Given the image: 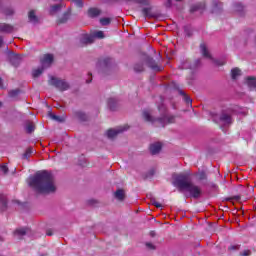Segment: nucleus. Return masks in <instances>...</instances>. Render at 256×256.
Wrapping results in <instances>:
<instances>
[{
	"label": "nucleus",
	"instance_id": "f257e3e1",
	"mask_svg": "<svg viewBox=\"0 0 256 256\" xmlns=\"http://www.w3.org/2000/svg\"><path fill=\"white\" fill-rule=\"evenodd\" d=\"M28 184L35 189L37 193H42L44 195L55 193V191H57V184H55L53 174L46 171L38 172L30 177Z\"/></svg>",
	"mask_w": 256,
	"mask_h": 256
},
{
	"label": "nucleus",
	"instance_id": "f03ea898",
	"mask_svg": "<svg viewBox=\"0 0 256 256\" xmlns=\"http://www.w3.org/2000/svg\"><path fill=\"white\" fill-rule=\"evenodd\" d=\"M172 179V184L174 185V187H177L179 191H186L187 193H189L190 197H193L194 199H199V197H201V187L193 184L189 180V177H187V175L173 174Z\"/></svg>",
	"mask_w": 256,
	"mask_h": 256
},
{
	"label": "nucleus",
	"instance_id": "7ed1b4c3",
	"mask_svg": "<svg viewBox=\"0 0 256 256\" xmlns=\"http://www.w3.org/2000/svg\"><path fill=\"white\" fill-rule=\"evenodd\" d=\"M143 117L145 121H148V123H155V121H158L161 123V125H167V123H173V121H175V117L169 116L167 114H164L162 118L155 119L149 110L143 111Z\"/></svg>",
	"mask_w": 256,
	"mask_h": 256
},
{
	"label": "nucleus",
	"instance_id": "20e7f679",
	"mask_svg": "<svg viewBox=\"0 0 256 256\" xmlns=\"http://www.w3.org/2000/svg\"><path fill=\"white\" fill-rule=\"evenodd\" d=\"M48 83L49 85L56 87V89H59V91H67V89H69V83L55 76H50Z\"/></svg>",
	"mask_w": 256,
	"mask_h": 256
},
{
	"label": "nucleus",
	"instance_id": "39448f33",
	"mask_svg": "<svg viewBox=\"0 0 256 256\" xmlns=\"http://www.w3.org/2000/svg\"><path fill=\"white\" fill-rule=\"evenodd\" d=\"M123 131H127V126H120L118 128L109 129L106 132V135H107L108 139H115V137H117V135H119V133H123Z\"/></svg>",
	"mask_w": 256,
	"mask_h": 256
},
{
	"label": "nucleus",
	"instance_id": "423d86ee",
	"mask_svg": "<svg viewBox=\"0 0 256 256\" xmlns=\"http://www.w3.org/2000/svg\"><path fill=\"white\" fill-rule=\"evenodd\" d=\"M233 123V119L231 118V115L227 112H222L219 117V124L220 125H231Z\"/></svg>",
	"mask_w": 256,
	"mask_h": 256
},
{
	"label": "nucleus",
	"instance_id": "0eeeda50",
	"mask_svg": "<svg viewBox=\"0 0 256 256\" xmlns=\"http://www.w3.org/2000/svg\"><path fill=\"white\" fill-rule=\"evenodd\" d=\"M51 63H53V55L45 54L41 60V65L43 69H47V67H51Z\"/></svg>",
	"mask_w": 256,
	"mask_h": 256
},
{
	"label": "nucleus",
	"instance_id": "6e6552de",
	"mask_svg": "<svg viewBox=\"0 0 256 256\" xmlns=\"http://www.w3.org/2000/svg\"><path fill=\"white\" fill-rule=\"evenodd\" d=\"M161 149H163V144H161V142H154L150 145V153L152 155L161 153Z\"/></svg>",
	"mask_w": 256,
	"mask_h": 256
},
{
	"label": "nucleus",
	"instance_id": "1a4fd4ad",
	"mask_svg": "<svg viewBox=\"0 0 256 256\" xmlns=\"http://www.w3.org/2000/svg\"><path fill=\"white\" fill-rule=\"evenodd\" d=\"M94 42L93 34H83L80 37V43L81 45H91V43Z\"/></svg>",
	"mask_w": 256,
	"mask_h": 256
},
{
	"label": "nucleus",
	"instance_id": "9d476101",
	"mask_svg": "<svg viewBox=\"0 0 256 256\" xmlns=\"http://www.w3.org/2000/svg\"><path fill=\"white\" fill-rule=\"evenodd\" d=\"M246 85L249 87V89L253 90L256 89V78L253 76H249L245 80Z\"/></svg>",
	"mask_w": 256,
	"mask_h": 256
},
{
	"label": "nucleus",
	"instance_id": "9b49d317",
	"mask_svg": "<svg viewBox=\"0 0 256 256\" xmlns=\"http://www.w3.org/2000/svg\"><path fill=\"white\" fill-rule=\"evenodd\" d=\"M200 51H201L203 57H205L206 59H213L211 57V53H209V49H207V45L201 44L200 45Z\"/></svg>",
	"mask_w": 256,
	"mask_h": 256
},
{
	"label": "nucleus",
	"instance_id": "f8f14e48",
	"mask_svg": "<svg viewBox=\"0 0 256 256\" xmlns=\"http://www.w3.org/2000/svg\"><path fill=\"white\" fill-rule=\"evenodd\" d=\"M12 32H13V26L5 23L0 24V33H12Z\"/></svg>",
	"mask_w": 256,
	"mask_h": 256
},
{
	"label": "nucleus",
	"instance_id": "ddd939ff",
	"mask_svg": "<svg viewBox=\"0 0 256 256\" xmlns=\"http://www.w3.org/2000/svg\"><path fill=\"white\" fill-rule=\"evenodd\" d=\"M212 13H219L223 9V4L221 2L214 1L212 3Z\"/></svg>",
	"mask_w": 256,
	"mask_h": 256
},
{
	"label": "nucleus",
	"instance_id": "4468645a",
	"mask_svg": "<svg viewBox=\"0 0 256 256\" xmlns=\"http://www.w3.org/2000/svg\"><path fill=\"white\" fill-rule=\"evenodd\" d=\"M48 116L50 117V119H52V121H57L58 123H63V121H65V117L55 115L51 112L48 113Z\"/></svg>",
	"mask_w": 256,
	"mask_h": 256
},
{
	"label": "nucleus",
	"instance_id": "2eb2a0df",
	"mask_svg": "<svg viewBox=\"0 0 256 256\" xmlns=\"http://www.w3.org/2000/svg\"><path fill=\"white\" fill-rule=\"evenodd\" d=\"M114 197L118 200V201H123L125 199V191L122 189H118L115 193H114Z\"/></svg>",
	"mask_w": 256,
	"mask_h": 256
},
{
	"label": "nucleus",
	"instance_id": "dca6fc26",
	"mask_svg": "<svg viewBox=\"0 0 256 256\" xmlns=\"http://www.w3.org/2000/svg\"><path fill=\"white\" fill-rule=\"evenodd\" d=\"M28 18L30 23H37L39 21V18H37V15L35 14V10H31L28 13Z\"/></svg>",
	"mask_w": 256,
	"mask_h": 256
},
{
	"label": "nucleus",
	"instance_id": "f3484780",
	"mask_svg": "<svg viewBox=\"0 0 256 256\" xmlns=\"http://www.w3.org/2000/svg\"><path fill=\"white\" fill-rule=\"evenodd\" d=\"M147 63L149 65V67H151V69H154V71H161V68L159 66H157V63H155V61H153V58H148Z\"/></svg>",
	"mask_w": 256,
	"mask_h": 256
},
{
	"label": "nucleus",
	"instance_id": "a211bd4d",
	"mask_svg": "<svg viewBox=\"0 0 256 256\" xmlns=\"http://www.w3.org/2000/svg\"><path fill=\"white\" fill-rule=\"evenodd\" d=\"M28 233H29V229L20 228L14 232V235H16V237H23V235H27Z\"/></svg>",
	"mask_w": 256,
	"mask_h": 256
},
{
	"label": "nucleus",
	"instance_id": "6ab92c4d",
	"mask_svg": "<svg viewBox=\"0 0 256 256\" xmlns=\"http://www.w3.org/2000/svg\"><path fill=\"white\" fill-rule=\"evenodd\" d=\"M89 17H99L101 15V11L97 8H91L88 10Z\"/></svg>",
	"mask_w": 256,
	"mask_h": 256
},
{
	"label": "nucleus",
	"instance_id": "aec40b11",
	"mask_svg": "<svg viewBox=\"0 0 256 256\" xmlns=\"http://www.w3.org/2000/svg\"><path fill=\"white\" fill-rule=\"evenodd\" d=\"M93 39H105V33L103 31H94L92 32Z\"/></svg>",
	"mask_w": 256,
	"mask_h": 256
},
{
	"label": "nucleus",
	"instance_id": "412c9836",
	"mask_svg": "<svg viewBox=\"0 0 256 256\" xmlns=\"http://www.w3.org/2000/svg\"><path fill=\"white\" fill-rule=\"evenodd\" d=\"M20 61H21V56H19L18 54L12 55V58H11V63H12V65L17 66V64H18Z\"/></svg>",
	"mask_w": 256,
	"mask_h": 256
},
{
	"label": "nucleus",
	"instance_id": "4be33fe9",
	"mask_svg": "<svg viewBox=\"0 0 256 256\" xmlns=\"http://www.w3.org/2000/svg\"><path fill=\"white\" fill-rule=\"evenodd\" d=\"M232 79H237L241 75V70L239 68H234L231 71Z\"/></svg>",
	"mask_w": 256,
	"mask_h": 256
},
{
	"label": "nucleus",
	"instance_id": "5701e85b",
	"mask_svg": "<svg viewBox=\"0 0 256 256\" xmlns=\"http://www.w3.org/2000/svg\"><path fill=\"white\" fill-rule=\"evenodd\" d=\"M26 131L27 133H33V131H35V124H33V122H29L26 125Z\"/></svg>",
	"mask_w": 256,
	"mask_h": 256
},
{
	"label": "nucleus",
	"instance_id": "b1692460",
	"mask_svg": "<svg viewBox=\"0 0 256 256\" xmlns=\"http://www.w3.org/2000/svg\"><path fill=\"white\" fill-rule=\"evenodd\" d=\"M44 70H45V68H43V67L33 70V72H32L33 77H39L41 75V73H43Z\"/></svg>",
	"mask_w": 256,
	"mask_h": 256
},
{
	"label": "nucleus",
	"instance_id": "393cba45",
	"mask_svg": "<svg viewBox=\"0 0 256 256\" xmlns=\"http://www.w3.org/2000/svg\"><path fill=\"white\" fill-rule=\"evenodd\" d=\"M234 11L241 13V11H243V5L241 3L234 4Z\"/></svg>",
	"mask_w": 256,
	"mask_h": 256
},
{
	"label": "nucleus",
	"instance_id": "a878e982",
	"mask_svg": "<svg viewBox=\"0 0 256 256\" xmlns=\"http://www.w3.org/2000/svg\"><path fill=\"white\" fill-rule=\"evenodd\" d=\"M69 20V13H64L63 16L59 19V23H67Z\"/></svg>",
	"mask_w": 256,
	"mask_h": 256
},
{
	"label": "nucleus",
	"instance_id": "bb28decb",
	"mask_svg": "<svg viewBox=\"0 0 256 256\" xmlns=\"http://www.w3.org/2000/svg\"><path fill=\"white\" fill-rule=\"evenodd\" d=\"M59 10H61V5L60 4H56V5L51 7L50 13H57V11H59Z\"/></svg>",
	"mask_w": 256,
	"mask_h": 256
},
{
	"label": "nucleus",
	"instance_id": "cd10ccee",
	"mask_svg": "<svg viewBox=\"0 0 256 256\" xmlns=\"http://www.w3.org/2000/svg\"><path fill=\"white\" fill-rule=\"evenodd\" d=\"M31 155H33V149L28 148L24 154V158L25 159H29L31 157Z\"/></svg>",
	"mask_w": 256,
	"mask_h": 256
},
{
	"label": "nucleus",
	"instance_id": "c85d7f7f",
	"mask_svg": "<svg viewBox=\"0 0 256 256\" xmlns=\"http://www.w3.org/2000/svg\"><path fill=\"white\" fill-rule=\"evenodd\" d=\"M142 13L145 17H149L151 15V8H143Z\"/></svg>",
	"mask_w": 256,
	"mask_h": 256
},
{
	"label": "nucleus",
	"instance_id": "c756f323",
	"mask_svg": "<svg viewBox=\"0 0 256 256\" xmlns=\"http://www.w3.org/2000/svg\"><path fill=\"white\" fill-rule=\"evenodd\" d=\"M134 71H136L137 73H141V71H143V64H136L134 66Z\"/></svg>",
	"mask_w": 256,
	"mask_h": 256
},
{
	"label": "nucleus",
	"instance_id": "7c9ffc66",
	"mask_svg": "<svg viewBox=\"0 0 256 256\" xmlns=\"http://www.w3.org/2000/svg\"><path fill=\"white\" fill-rule=\"evenodd\" d=\"M100 23H101V25H109V23H111V19L102 18V19H100Z\"/></svg>",
	"mask_w": 256,
	"mask_h": 256
},
{
	"label": "nucleus",
	"instance_id": "2f4dec72",
	"mask_svg": "<svg viewBox=\"0 0 256 256\" xmlns=\"http://www.w3.org/2000/svg\"><path fill=\"white\" fill-rule=\"evenodd\" d=\"M76 117L80 118L81 121H85L86 119L85 114L81 111L76 112Z\"/></svg>",
	"mask_w": 256,
	"mask_h": 256
},
{
	"label": "nucleus",
	"instance_id": "473e14b6",
	"mask_svg": "<svg viewBox=\"0 0 256 256\" xmlns=\"http://www.w3.org/2000/svg\"><path fill=\"white\" fill-rule=\"evenodd\" d=\"M0 169L4 173V175H7V173H9V168L7 167V165H1Z\"/></svg>",
	"mask_w": 256,
	"mask_h": 256
},
{
	"label": "nucleus",
	"instance_id": "72a5a7b5",
	"mask_svg": "<svg viewBox=\"0 0 256 256\" xmlns=\"http://www.w3.org/2000/svg\"><path fill=\"white\" fill-rule=\"evenodd\" d=\"M76 7H83V0H72Z\"/></svg>",
	"mask_w": 256,
	"mask_h": 256
},
{
	"label": "nucleus",
	"instance_id": "f704fd0d",
	"mask_svg": "<svg viewBox=\"0 0 256 256\" xmlns=\"http://www.w3.org/2000/svg\"><path fill=\"white\" fill-rule=\"evenodd\" d=\"M181 69H193V67L189 66V62H184L181 66Z\"/></svg>",
	"mask_w": 256,
	"mask_h": 256
},
{
	"label": "nucleus",
	"instance_id": "c9c22d12",
	"mask_svg": "<svg viewBox=\"0 0 256 256\" xmlns=\"http://www.w3.org/2000/svg\"><path fill=\"white\" fill-rule=\"evenodd\" d=\"M146 247H147V249H150L151 251L155 250V246L151 242H147Z\"/></svg>",
	"mask_w": 256,
	"mask_h": 256
},
{
	"label": "nucleus",
	"instance_id": "e433bc0d",
	"mask_svg": "<svg viewBox=\"0 0 256 256\" xmlns=\"http://www.w3.org/2000/svg\"><path fill=\"white\" fill-rule=\"evenodd\" d=\"M152 205H154V207H157V209H161V207H163V205H161V203L157 202V201H152Z\"/></svg>",
	"mask_w": 256,
	"mask_h": 256
},
{
	"label": "nucleus",
	"instance_id": "4c0bfd02",
	"mask_svg": "<svg viewBox=\"0 0 256 256\" xmlns=\"http://www.w3.org/2000/svg\"><path fill=\"white\" fill-rule=\"evenodd\" d=\"M136 3H141L142 5H147V3H149V0H133Z\"/></svg>",
	"mask_w": 256,
	"mask_h": 256
},
{
	"label": "nucleus",
	"instance_id": "58836bf2",
	"mask_svg": "<svg viewBox=\"0 0 256 256\" xmlns=\"http://www.w3.org/2000/svg\"><path fill=\"white\" fill-rule=\"evenodd\" d=\"M214 63H215L216 65H219V66L225 65V61H224V60H214Z\"/></svg>",
	"mask_w": 256,
	"mask_h": 256
},
{
	"label": "nucleus",
	"instance_id": "ea45409f",
	"mask_svg": "<svg viewBox=\"0 0 256 256\" xmlns=\"http://www.w3.org/2000/svg\"><path fill=\"white\" fill-rule=\"evenodd\" d=\"M17 93H19L18 90H12V91H10L9 95H10V97H15V95H17Z\"/></svg>",
	"mask_w": 256,
	"mask_h": 256
},
{
	"label": "nucleus",
	"instance_id": "a19ab883",
	"mask_svg": "<svg viewBox=\"0 0 256 256\" xmlns=\"http://www.w3.org/2000/svg\"><path fill=\"white\" fill-rule=\"evenodd\" d=\"M251 255V250H245L243 253H242V256H249Z\"/></svg>",
	"mask_w": 256,
	"mask_h": 256
},
{
	"label": "nucleus",
	"instance_id": "79ce46f5",
	"mask_svg": "<svg viewBox=\"0 0 256 256\" xmlns=\"http://www.w3.org/2000/svg\"><path fill=\"white\" fill-rule=\"evenodd\" d=\"M160 113H163V111H165V105H161L160 107H158Z\"/></svg>",
	"mask_w": 256,
	"mask_h": 256
},
{
	"label": "nucleus",
	"instance_id": "37998d69",
	"mask_svg": "<svg viewBox=\"0 0 256 256\" xmlns=\"http://www.w3.org/2000/svg\"><path fill=\"white\" fill-rule=\"evenodd\" d=\"M199 179L203 180V179H207V176L205 175V173H201L199 175Z\"/></svg>",
	"mask_w": 256,
	"mask_h": 256
},
{
	"label": "nucleus",
	"instance_id": "c03bdc74",
	"mask_svg": "<svg viewBox=\"0 0 256 256\" xmlns=\"http://www.w3.org/2000/svg\"><path fill=\"white\" fill-rule=\"evenodd\" d=\"M111 103H113V99H110V100L108 101V105H109L110 109H113V105H111Z\"/></svg>",
	"mask_w": 256,
	"mask_h": 256
},
{
	"label": "nucleus",
	"instance_id": "a18cd8bd",
	"mask_svg": "<svg viewBox=\"0 0 256 256\" xmlns=\"http://www.w3.org/2000/svg\"><path fill=\"white\" fill-rule=\"evenodd\" d=\"M191 11H199V7L198 6H194L191 8Z\"/></svg>",
	"mask_w": 256,
	"mask_h": 256
},
{
	"label": "nucleus",
	"instance_id": "49530a36",
	"mask_svg": "<svg viewBox=\"0 0 256 256\" xmlns=\"http://www.w3.org/2000/svg\"><path fill=\"white\" fill-rule=\"evenodd\" d=\"M185 101L186 103L190 104L191 103V99L189 97H185Z\"/></svg>",
	"mask_w": 256,
	"mask_h": 256
},
{
	"label": "nucleus",
	"instance_id": "de8ad7c7",
	"mask_svg": "<svg viewBox=\"0 0 256 256\" xmlns=\"http://www.w3.org/2000/svg\"><path fill=\"white\" fill-rule=\"evenodd\" d=\"M46 235H48L49 237H51V235H53V232H51V230H48V231L46 232Z\"/></svg>",
	"mask_w": 256,
	"mask_h": 256
},
{
	"label": "nucleus",
	"instance_id": "09e8293b",
	"mask_svg": "<svg viewBox=\"0 0 256 256\" xmlns=\"http://www.w3.org/2000/svg\"><path fill=\"white\" fill-rule=\"evenodd\" d=\"M0 89H3V79L0 78Z\"/></svg>",
	"mask_w": 256,
	"mask_h": 256
},
{
	"label": "nucleus",
	"instance_id": "8fccbe9b",
	"mask_svg": "<svg viewBox=\"0 0 256 256\" xmlns=\"http://www.w3.org/2000/svg\"><path fill=\"white\" fill-rule=\"evenodd\" d=\"M1 45H3V38L2 37H0V47H1Z\"/></svg>",
	"mask_w": 256,
	"mask_h": 256
},
{
	"label": "nucleus",
	"instance_id": "3c124183",
	"mask_svg": "<svg viewBox=\"0 0 256 256\" xmlns=\"http://www.w3.org/2000/svg\"><path fill=\"white\" fill-rule=\"evenodd\" d=\"M8 15H13V10H10Z\"/></svg>",
	"mask_w": 256,
	"mask_h": 256
},
{
	"label": "nucleus",
	"instance_id": "603ef678",
	"mask_svg": "<svg viewBox=\"0 0 256 256\" xmlns=\"http://www.w3.org/2000/svg\"><path fill=\"white\" fill-rule=\"evenodd\" d=\"M230 249H237V246H231Z\"/></svg>",
	"mask_w": 256,
	"mask_h": 256
},
{
	"label": "nucleus",
	"instance_id": "864d4df0",
	"mask_svg": "<svg viewBox=\"0 0 256 256\" xmlns=\"http://www.w3.org/2000/svg\"><path fill=\"white\" fill-rule=\"evenodd\" d=\"M86 83H91V79L90 80H86Z\"/></svg>",
	"mask_w": 256,
	"mask_h": 256
},
{
	"label": "nucleus",
	"instance_id": "5fc2aeb1",
	"mask_svg": "<svg viewBox=\"0 0 256 256\" xmlns=\"http://www.w3.org/2000/svg\"><path fill=\"white\" fill-rule=\"evenodd\" d=\"M151 235H152V237H153V235H155V233H154V232H152V233H151Z\"/></svg>",
	"mask_w": 256,
	"mask_h": 256
},
{
	"label": "nucleus",
	"instance_id": "6e6d98bb",
	"mask_svg": "<svg viewBox=\"0 0 256 256\" xmlns=\"http://www.w3.org/2000/svg\"><path fill=\"white\" fill-rule=\"evenodd\" d=\"M0 107H1V102H0Z\"/></svg>",
	"mask_w": 256,
	"mask_h": 256
}]
</instances>
